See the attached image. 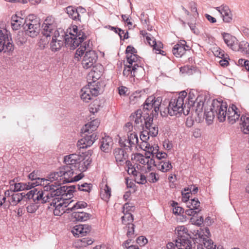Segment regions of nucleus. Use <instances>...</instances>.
I'll return each mask as SVG.
<instances>
[{
    "label": "nucleus",
    "instance_id": "obj_1",
    "mask_svg": "<svg viewBox=\"0 0 249 249\" xmlns=\"http://www.w3.org/2000/svg\"><path fill=\"white\" fill-rule=\"evenodd\" d=\"M85 37V34L80 27L72 25L67 30L66 33L62 30L53 33L50 43L51 49L53 51L59 50L65 41L67 45L74 49L79 45Z\"/></svg>",
    "mask_w": 249,
    "mask_h": 249
},
{
    "label": "nucleus",
    "instance_id": "obj_2",
    "mask_svg": "<svg viewBox=\"0 0 249 249\" xmlns=\"http://www.w3.org/2000/svg\"><path fill=\"white\" fill-rule=\"evenodd\" d=\"M61 184L56 183V184L54 185L53 183H49V185L46 186L45 189L46 192H44L38 190L36 194V192L38 190V188L32 190V200L36 203H44L48 201L50 197L67 196V193H69L71 190L68 189V188L65 186H60Z\"/></svg>",
    "mask_w": 249,
    "mask_h": 249
},
{
    "label": "nucleus",
    "instance_id": "obj_3",
    "mask_svg": "<svg viewBox=\"0 0 249 249\" xmlns=\"http://www.w3.org/2000/svg\"><path fill=\"white\" fill-rule=\"evenodd\" d=\"M187 93L185 91L180 92L177 98L172 99L169 104L170 107V116H177L183 113L187 115L186 113V103H184L185 98Z\"/></svg>",
    "mask_w": 249,
    "mask_h": 249
},
{
    "label": "nucleus",
    "instance_id": "obj_4",
    "mask_svg": "<svg viewBox=\"0 0 249 249\" xmlns=\"http://www.w3.org/2000/svg\"><path fill=\"white\" fill-rule=\"evenodd\" d=\"M158 150V149L156 151L153 152L145 151V156L140 153L135 154L132 156L131 160L139 164L140 166H142L144 170L150 171L152 168L155 166L156 162L153 159V153H156Z\"/></svg>",
    "mask_w": 249,
    "mask_h": 249
},
{
    "label": "nucleus",
    "instance_id": "obj_5",
    "mask_svg": "<svg viewBox=\"0 0 249 249\" xmlns=\"http://www.w3.org/2000/svg\"><path fill=\"white\" fill-rule=\"evenodd\" d=\"M158 150V149L156 151L153 152L145 151V156L140 153L135 154L132 156L131 160L139 164L140 166H142L144 170L150 171L152 168L155 166L156 162L153 159V153H156Z\"/></svg>",
    "mask_w": 249,
    "mask_h": 249
},
{
    "label": "nucleus",
    "instance_id": "obj_6",
    "mask_svg": "<svg viewBox=\"0 0 249 249\" xmlns=\"http://www.w3.org/2000/svg\"><path fill=\"white\" fill-rule=\"evenodd\" d=\"M61 170L64 183L77 181L84 177L82 173L78 172L76 166L65 165Z\"/></svg>",
    "mask_w": 249,
    "mask_h": 249
},
{
    "label": "nucleus",
    "instance_id": "obj_7",
    "mask_svg": "<svg viewBox=\"0 0 249 249\" xmlns=\"http://www.w3.org/2000/svg\"><path fill=\"white\" fill-rule=\"evenodd\" d=\"M99 94V87L95 83H89L83 87L80 90L81 99L85 103L93 100Z\"/></svg>",
    "mask_w": 249,
    "mask_h": 249
},
{
    "label": "nucleus",
    "instance_id": "obj_8",
    "mask_svg": "<svg viewBox=\"0 0 249 249\" xmlns=\"http://www.w3.org/2000/svg\"><path fill=\"white\" fill-rule=\"evenodd\" d=\"M14 45L10 34L5 29L0 30V53L13 51Z\"/></svg>",
    "mask_w": 249,
    "mask_h": 249
},
{
    "label": "nucleus",
    "instance_id": "obj_9",
    "mask_svg": "<svg viewBox=\"0 0 249 249\" xmlns=\"http://www.w3.org/2000/svg\"><path fill=\"white\" fill-rule=\"evenodd\" d=\"M69 205V200L61 197H56L53 199L51 206L54 208L53 213L55 215L61 216L66 210V207Z\"/></svg>",
    "mask_w": 249,
    "mask_h": 249
},
{
    "label": "nucleus",
    "instance_id": "obj_10",
    "mask_svg": "<svg viewBox=\"0 0 249 249\" xmlns=\"http://www.w3.org/2000/svg\"><path fill=\"white\" fill-rule=\"evenodd\" d=\"M41 28V33L44 36L50 37L52 35H53V32L56 31V23L55 18L52 16L47 17L44 20Z\"/></svg>",
    "mask_w": 249,
    "mask_h": 249
},
{
    "label": "nucleus",
    "instance_id": "obj_11",
    "mask_svg": "<svg viewBox=\"0 0 249 249\" xmlns=\"http://www.w3.org/2000/svg\"><path fill=\"white\" fill-rule=\"evenodd\" d=\"M127 63L130 66L139 67L142 58L137 54V50L132 46H128L125 50Z\"/></svg>",
    "mask_w": 249,
    "mask_h": 249
},
{
    "label": "nucleus",
    "instance_id": "obj_12",
    "mask_svg": "<svg viewBox=\"0 0 249 249\" xmlns=\"http://www.w3.org/2000/svg\"><path fill=\"white\" fill-rule=\"evenodd\" d=\"M162 102L161 97H155L154 96H150L147 98L144 105V109L149 110H152V113L153 115L158 114L160 110V107Z\"/></svg>",
    "mask_w": 249,
    "mask_h": 249
},
{
    "label": "nucleus",
    "instance_id": "obj_13",
    "mask_svg": "<svg viewBox=\"0 0 249 249\" xmlns=\"http://www.w3.org/2000/svg\"><path fill=\"white\" fill-rule=\"evenodd\" d=\"M213 110L215 112L220 122H223L226 120L228 113L226 103L214 101L213 103Z\"/></svg>",
    "mask_w": 249,
    "mask_h": 249
},
{
    "label": "nucleus",
    "instance_id": "obj_14",
    "mask_svg": "<svg viewBox=\"0 0 249 249\" xmlns=\"http://www.w3.org/2000/svg\"><path fill=\"white\" fill-rule=\"evenodd\" d=\"M150 134L144 129L142 132L140 136L141 142H140L139 147L145 151L154 152L156 151L158 149L157 144L151 145L147 141L149 139Z\"/></svg>",
    "mask_w": 249,
    "mask_h": 249
},
{
    "label": "nucleus",
    "instance_id": "obj_15",
    "mask_svg": "<svg viewBox=\"0 0 249 249\" xmlns=\"http://www.w3.org/2000/svg\"><path fill=\"white\" fill-rule=\"evenodd\" d=\"M119 143L122 146L130 148L133 147H137V146H139L140 144L138 136L134 132L129 133L127 134V139L120 137Z\"/></svg>",
    "mask_w": 249,
    "mask_h": 249
},
{
    "label": "nucleus",
    "instance_id": "obj_16",
    "mask_svg": "<svg viewBox=\"0 0 249 249\" xmlns=\"http://www.w3.org/2000/svg\"><path fill=\"white\" fill-rule=\"evenodd\" d=\"M97 59V55L95 51L90 50L87 51L82 60V65L85 69L91 68Z\"/></svg>",
    "mask_w": 249,
    "mask_h": 249
},
{
    "label": "nucleus",
    "instance_id": "obj_17",
    "mask_svg": "<svg viewBox=\"0 0 249 249\" xmlns=\"http://www.w3.org/2000/svg\"><path fill=\"white\" fill-rule=\"evenodd\" d=\"M97 139V137L96 133L85 134L83 138L78 141L77 143V147L79 149L87 148L92 145Z\"/></svg>",
    "mask_w": 249,
    "mask_h": 249
},
{
    "label": "nucleus",
    "instance_id": "obj_18",
    "mask_svg": "<svg viewBox=\"0 0 249 249\" xmlns=\"http://www.w3.org/2000/svg\"><path fill=\"white\" fill-rule=\"evenodd\" d=\"M66 11L72 19L78 20H80L82 16L86 13V10L80 6L76 8L72 6H69L66 8Z\"/></svg>",
    "mask_w": 249,
    "mask_h": 249
},
{
    "label": "nucleus",
    "instance_id": "obj_19",
    "mask_svg": "<svg viewBox=\"0 0 249 249\" xmlns=\"http://www.w3.org/2000/svg\"><path fill=\"white\" fill-rule=\"evenodd\" d=\"M189 50V47L187 45L186 42L185 40H180L174 46L172 53L175 56L180 57Z\"/></svg>",
    "mask_w": 249,
    "mask_h": 249
},
{
    "label": "nucleus",
    "instance_id": "obj_20",
    "mask_svg": "<svg viewBox=\"0 0 249 249\" xmlns=\"http://www.w3.org/2000/svg\"><path fill=\"white\" fill-rule=\"evenodd\" d=\"M216 9L220 13L224 22L230 23L232 20V14L229 6L222 5L216 8Z\"/></svg>",
    "mask_w": 249,
    "mask_h": 249
},
{
    "label": "nucleus",
    "instance_id": "obj_21",
    "mask_svg": "<svg viewBox=\"0 0 249 249\" xmlns=\"http://www.w3.org/2000/svg\"><path fill=\"white\" fill-rule=\"evenodd\" d=\"M31 195V190L28 191L27 193L24 192L21 193H13L11 195L10 199L8 200V201L12 205L15 206L23 199L29 200Z\"/></svg>",
    "mask_w": 249,
    "mask_h": 249
},
{
    "label": "nucleus",
    "instance_id": "obj_22",
    "mask_svg": "<svg viewBox=\"0 0 249 249\" xmlns=\"http://www.w3.org/2000/svg\"><path fill=\"white\" fill-rule=\"evenodd\" d=\"M240 116V111L237 107L232 105L228 109L227 118L228 120L231 124H234L238 120Z\"/></svg>",
    "mask_w": 249,
    "mask_h": 249
},
{
    "label": "nucleus",
    "instance_id": "obj_23",
    "mask_svg": "<svg viewBox=\"0 0 249 249\" xmlns=\"http://www.w3.org/2000/svg\"><path fill=\"white\" fill-rule=\"evenodd\" d=\"M80 160H78L77 164V169L78 172L85 171L90 164L92 159L88 155H80Z\"/></svg>",
    "mask_w": 249,
    "mask_h": 249
},
{
    "label": "nucleus",
    "instance_id": "obj_24",
    "mask_svg": "<svg viewBox=\"0 0 249 249\" xmlns=\"http://www.w3.org/2000/svg\"><path fill=\"white\" fill-rule=\"evenodd\" d=\"M91 227L89 225H78L74 226L71 230V232L74 236H84L89 233Z\"/></svg>",
    "mask_w": 249,
    "mask_h": 249
},
{
    "label": "nucleus",
    "instance_id": "obj_25",
    "mask_svg": "<svg viewBox=\"0 0 249 249\" xmlns=\"http://www.w3.org/2000/svg\"><path fill=\"white\" fill-rule=\"evenodd\" d=\"M223 38L226 45L232 50H238L237 38L228 33L222 34Z\"/></svg>",
    "mask_w": 249,
    "mask_h": 249
},
{
    "label": "nucleus",
    "instance_id": "obj_26",
    "mask_svg": "<svg viewBox=\"0 0 249 249\" xmlns=\"http://www.w3.org/2000/svg\"><path fill=\"white\" fill-rule=\"evenodd\" d=\"M100 124V121L98 119H94L86 124L82 128V131L84 133H87L89 134L95 133L94 132L98 127Z\"/></svg>",
    "mask_w": 249,
    "mask_h": 249
},
{
    "label": "nucleus",
    "instance_id": "obj_27",
    "mask_svg": "<svg viewBox=\"0 0 249 249\" xmlns=\"http://www.w3.org/2000/svg\"><path fill=\"white\" fill-rule=\"evenodd\" d=\"M86 38V36H85L83 41L79 44L80 45L81 43L80 47L76 51L75 54L76 58H78L79 57L81 56L85 52H86L92 48V43L89 40L83 42Z\"/></svg>",
    "mask_w": 249,
    "mask_h": 249
},
{
    "label": "nucleus",
    "instance_id": "obj_28",
    "mask_svg": "<svg viewBox=\"0 0 249 249\" xmlns=\"http://www.w3.org/2000/svg\"><path fill=\"white\" fill-rule=\"evenodd\" d=\"M48 181H50L51 183L56 184L57 183H64L63 178L61 172V168L58 171L51 173L48 176V179H46Z\"/></svg>",
    "mask_w": 249,
    "mask_h": 249
},
{
    "label": "nucleus",
    "instance_id": "obj_29",
    "mask_svg": "<svg viewBox=\"0 0 249 249\" xmlns=\"http://www.w3.org/2000/svg\"><path fill=\"white\" fill-rule=\"evenodd\" d=\"M114 155L118 165H122L126 160L127 156L124 150L117 148L114 150Z\"/></svg>",
    "mask_w": 249,
    "mask_h": 249
},
{
    "label": "nucleus",
    "instance_id": "obj_30",
    "mask_svg": "<svg viewBox=\"0 0 249 249\" xmlns=\"http://www.w3.org/2000/svg\"><path fill=\"white\" fill-rule=\"evenodd\" d=\"M49 184V182H48V180L44 178H32V190H34L36 189H38V190L36 192V194L38 190L40 192H43L42 190L41 186L45 185L44 188H46V186H48Z\"/></svg>",
    "mask_w": 249,
    "mask_h": 249
},
{
    "label": "nucleus",
    "instance_id": "obj_31",
    "mask_svg": "<svg viewBox=\"0 0 249 249\" xmlns=\"http://www.w3.org/2000/svg\"><path fill=\"white\" fill-rule=\"evenodd\" d=\"M153 119L150 118L149 120L145 122V129L148 132L151 137H156L159 132L158 127L153 123Z\"/></svg>",
    "mask_w": 249,
    "mask_h": 249
},
{
    "label": "nucleus",
    "instance_id": "obj_32",
    "mask_svg": "<svg viewBox=\"0 0 249 249\" xmlns=\"http://www.w3.org/2000/svg\"><path fill=\"white\" fill-rule=\"evenodd\" d=\"M113 145V141L111 137L105 136L101 141L100 148L105 152H108L111 149Z\"/></svg>",
    "mask_w": 249,
    "mask_h": 249
},
{
    "label": "nucleus",
    "instance_id": "obj_33",
    "mask_svg": "<svg viewBox=\"0 0 249 249\" xmlns=\"http://www.w3.org/2000/svg\"><path fill=\"white\" fill-rule=\"evenodd\" d=\"M155 166L163 172H167L172 168L171 162L167 160L157 161Z\"/></svg>",
    "mask_w": 249,
    "mask_h": 249
},
{
    "label": "nucleus",
    "instance_id": "obj_34",
    "mask_svg": "<svg viewBox=\"0 0 249 249\" xmlns=\"http://www.w3.org/2000/svg\"><path fill=\"white\" fill-rule=\"evenodd\" d=\"M100 196L104 201L107 202L111 196V188L107 183H102L101 187Z\"/></svg>",
    "mask_w": 249,
    "mask_h": 249
},
{
    "label": "nucleus",
    "instance_id": "obj_35",
    "mask_svg": "<svg viewBox=\"0 0 249 249\" xmlns=\"http://www.w3.org/2000/svg\"><path fill=\"white\" fill-rule=\"evenodd\" d=\"M80 155L73 154L68 156H66L64 158V161L66 164V165H70L71 166H76L78 161L80 160Z\"/></svg>",
    "mask_w": 249,
    "mask_h": 249
},
{
    "label": "nucleus",
    "instance_id": "obj_36",
    "mask_svg": "<svg viewBox=\"0 0 249 249\" xmlns=\"http://www.w3.org/2000/svg\"><path fill=\"white\" fill-rule=\"evenodd\" d=\"M73 218L77 221H85L90 218L91 215L84 212H74L72 214Z\"/></svg>",
    "mask_w": 249,
    "mask_h": 249
},
{
    "label": "nucleus",
    "instance_id": "obj_37",
    "mask_svg": "<svg viewBox=\"0 0 249 249\" xmlns=\"http://www.w3.org/2000/svg\"><path fill=\"white\" fill-rule=\"evenodd\" d=\"M140 34L144 38H145V41L150 46L152 47L153 49L156 47L158 42H156L155 38L150 34L147 33L144 30L141 31Z\"/></svg>",
    "mask_w": 249,
    "mask_h": 249
},
{
    "label": "nucleus",
    "instance_id": "obj_38",
    "mask_svg": "<svg viewBox=\"0 0 249 249\" xmlns=\"http://www.w3.org/2000/svg\"><path fill=\"white\" fill-rule=\"evenodd\" d=\"M192 242L185 238H179L176 239V246L178 249H192Z\"/></svg>",
    "mask_w": 249,
    "mask_h": 249
},
{
    "label": "nucleus",
    "instance_id": "obj_39",
    "mask_svg": "<svg viewBox=\"0 0 249 249\" xmlns=\"http://www.w3.org/2000/svg\"><path fill=\"white\" fill-rule=\"evenodd\" d=\"M25 22L23 18L18 17L16 15L11 18V26L14 30H18L21 24Z\"/></svg>",
    "mask_w": 249,
    "mask_h": 249
},
{
    "label": "nucleus",
    "instance_id": "obj_40",
    "mask_svg": "<svg viewBox=\"0 0 249 249\" xmlns=\"http://www.w3.org/2000/svg\"><path fill=\"white\" fill-rule=\"evenodd\" d=\"M40 22L39 18L32 15V36H37L40 30Z\"/></svg>",
    "mask_w": 249,
    "mask_h": 249
},
{
    "label": "nucleus",
    "instance_id": "obj_41",
    "mask_svg": "<svg viewBox=\"0 0 249 249\" xmlns=\"http://www.w3.org/2000/svg\"><path fill=\"white\" fill-rule=\"evenodd\" d=\"M130 64L126 65L123 71V75L125 76L130 75L131 77H135L137 72V67L130 66Z\"/></svg>",
    "mask_w": 249,
    "mask_h": 249
},
{
    "label": "nucleus",
    "instance_id": "obj_42",
    "mask_svg": "<svg viewBox=\"0 0 249 249\" xmlns=\"http://www.w3.org/2000/svg\"><path fill=\"white\" fill-rule=\"evenodd\" d=\"M130 120L134 121L136 124H142L143 118L142 117V111L138 109L130 116Z\"/></svg>",
    "mask_w": 249,
    "mask_h": 249
},
{
    "label": "nucleus",
    "instance_id": "obj_43",
    "mask_svg": "<svg viewBox=\"0 0 249 249\" xmlns=\"http://www.w3.org/2000/svg\"><path fill=\"white\" fill-rule=\"evenodd\" d=\"M238 50H234L235 51H241L249 54V44L245 41L238 42L237 41Z\"/></svg>",
    "mask_w": 249,
    "mask_h": 249
},
{
    "label": "nucleus",
    "instance_id": "obj_44",
    "mask_svg": "<svg viewBox=\"0 0 249 249\" xmlns=\"http://www.w3.org/2000/svg\"><path fill=\"white\" fill-rule=\"evenodd\" d=\"M200 202L197 198L191 199L186 203L187 207L188 208L195 209V210L200 211Z\"/></svg>",
    "mask_w": 249,
    "mask_h": 249
},
{
    "label": "nucleus",
    "instance_id": "obj_45",
    "mask_svg": "<svg viewBox=\"0 0 249 249\" xmlns=\"http://www.w3.org/2000/svg\"><path fill=\"white\" fill-rule=\"evenodd\" d=\"M185 101V103H186V113L188 114L189 112L190 108L191 106H192L195 101V97L194 94L189 93L188 97H186L185 98L184 101Z\"/></svg>",
    "mask_w": 249,
    "mask_h": 249
},
{
    "label": "nucleus",
    "instance_id": "obj_46",
    "mask_svg": "<svg viewBox=\"0 0 249 249\" xmlns=\"http://www.w3.org/2000/svg\"><path fill=\"white\" fill-rule=\"evenodd\" d=\"M134 225L133 223H127L125 229L126 230V235L129 238H133L135 237Z\"/></svg>",
    "mask_w": 249,
    "mask_h": 249
},
{
    "label": "nucleus",
    "instance_id": "obj_47",
    "mask_svg": "<svg viewBox=\"0 0 249 249\" xmlns=\"http://www.w3.org/2000/svg\"><path fill=\"white\" fill-rule=\"evenodd\" d=\"M187 229L184 226H178L176 229V233L177 234L178 237L177 239L179 238L187 239L185 237L186 234Z\"/></svg>",
    "mask_w": 249,
    "mask_h": 249
},
{
    "label": "nucleus",
    "instance_id": "obj_48",
    "mask_svg": "<svg viewBox=\"0 0 249 249\" xmlns=\"http://www.w3.org/2000/svg\"><path fill=\"white\" fill-rule=\"evenodd\" d=\"M203 245L207 249H218L216 245L213 244V241L208 238H203Z\"/></svg>",
    "mask_w": 249,
    "mask_h": 249
},
{
    "label": "nucleus",
    "instance_id": "obj_49",
    "mask_svg": "<svg viewBox=\"0 0 249 249\" xmlns=\"http://www.w3.org/2000/svg\"><path fill=\"white\" fill-rule=\"evenodd\" d=\"M147 181L151 183L157 182L160 179V176L155 172L148 173L146 175Z\"/></svg>",
    "mask_w": 249,
    "mask_h": 249
},
{
    "label": "nucleus",
    "instance_id": "obj_50",
    "mask_svg": "<svg viewBox=\"0 0 249 249\" xmlns=\"http://www.w3.org/2000/svg\"><path fill=\"white\" fill-rule=\"evenodd\" d=\"M88 206L87 203L83 201H80L77 202L72 207H68L67 210H71V211H75L78 209L85 208Z\"/></svg>",
    "mask_w": 249,
    "mask_h": 249
},
{
    "label": "nucleus",
    "instance_id": "obj_51",
    "mask_svg": "<svg viewBox=\"0 0 249 249\" xmlns=\"http://www.w3.org/2000/svg\"><path fill=\"white\" fill-rule=\"evenodd\" d=\"M129 99L132 104L139 103L141 102V95L140 93L136 92L130 95Z\"/></svg>",
    "mask_w": 249,
    "mask_h": 249
},
{
    "label": "nucleus",
    "instance_id": "obj_52",
    "mask_svg": "<svg viewBox=\"0 0 249 249\" xmlns=\"http://www.w3.org/2000/svg\"><path fill=\"white\" fill-rule=\"evenodd\" d=\"M135 181L139 184H144L147 181V176L145 177L141 173L138 172L135 177Z\"/></svg>",
    "mask_w": 249,
    "mask_h": 249
},
{
    "label": "nucleus",
    "instance_id": "obj_53",
    "mask_svg": "<svg viewBox=\"0 0 249 249\" xmlns=\"http://www.w3.org/2000/svg\"><path fill=\"white\" fill-rule=\"evenodd\" d=\"M123 213L124 215L122 217L123 223L126 225H127V223H132L133 218L131 213Z\"/></svg>",
    "mask_w": 249,
    "mask_h": 249
},
{
    "label": "nucleus",
    "instance_id": "obj_54",
    "mask_svg": "<svg viewBox=\"0 0 249 249\" xmlns=\"http://www.w3.org/2000/svg\"><path fill=\"white\" fill-rule=\"evenodd\" d=\"M112 30L116 33H118L121 39H125L128 38V34L127 32L117 28L112 27Z\"/></svg>",
    "mask_w": 249,
    "mask_h": 249
},
{
    "label": "nucleus",
    "instance_id": "obj_55",
    "mask_svg": "<svg viewBox=\"0 0 249 249\" xmlns=\"http://www.w3.org/2000/svg\"><path fill=\"white\" fill-rule=\"evenodd\" d=\"M135 210V207L132 203H126L123 206V213H131Z\"/></svg>",
    "mask_w": 249,
    "mask_h": 249
},
{
    "label": "nucleus",
    "instance_id": "obj_56",
    "mask_svg": "<svg viewBox=\"0 0 249 249\" xmlns=\"http://www.w3.org/2000/svg\"><path fill=\"white\" fill-rule=\"evenodd\" d=\"M160 114L162 116H166L168 114L170 115V107L169 106L167 107H166L163 106V105H160Z\"/></svg>",
    "mask_w": 249,
    "mask_h": 249
},
{
    "label": "nucleus",
    "instance_id": "obj_57",
    "mask_svg": "<svg viewBox=\"0 0 249 249\" xmlns=\"http://www.w3.org/2000/svg\"><path fill=\"white\" fill-rule=\"evenodd\" d=\"M173 208V213L175 214H179L183 213V209L181 207L178 206V203L174 201L172 204Z\"/></svg>",
    "mask_w": 249,
    "mask_h": 249
},
{
    "label": "nucleus",
    "instance_id": "obj_58",
    "mask_svg": "<svg viewBox=\"0 0 249 249\" xmlns=\"http://www.w3.org/2000/svg\"><path fill=\"white\" fill-rule=\"evenodd\" d=\"M93 240L89 238H84L80 240V246L82 247H87V246L91 245L93 243Z\"/></svg>",
    "mask_w": 249,
    "mask_h": 249
},
{
    "label": "nucleus",
    "instance_id": "obj_59",
    "mask_svg": "<svg viewBox=\"0 0 249 249\" xmlns=\"http://www.w3.org/2000/svg\"><path fill=\"white\" fill-rule=\"evenodd\" d=\"M156 155V156L159 161L164 160H166L167 154L165 152H159V150L156 153H153V156Z\"/></svg>",
    "mask_w": 249,
    "mask_h": 249
},
{
    "label": "nucleus",
    "instance_id": "obj_60",
    "mask_svg": "<svg viewBox=\"0 0 249 249\" xmlns=\"http://www.w3.org/2000/svg\"><path fill=\"white\" fill-rule=\"evenodd\" d=\"M163 45L161 42L158 41V44L156 46V47L154 48L153 49L155 50V53L158 54H161L163 55H165V52L162 50H161V48H162Z\"/></svg>",
    "mask_w": 249,
    "mask_h": 249
},
{
    "label": "nucleus",
    "instance_id": "obj_61",
    "mask_svg": "<svg viewBox=\"0 0 249 249\" xmlns=\"http://www.w3.org/2000/svg\"><path fill=\"white\" fill-rule=\"evenodd\" d=\"M189 6L191 10V12L193 16H196L198 15V13L197 12L196 5V3L194 2L191 1L189 3Z\"/></svg>",
    "mask_w": 249,
    "mask_h": 249
},
{
    "label": "nucleus",
    "instance_id": "obj_62",
    "mask_svg": "<svg viewBox=\"0 0 249 249\" xmlns=\"http://www.w3.org/2000/svg\"><path fill=\"white\" fill-rule=\"evenodd\" d=\"M90 188V184L86 183L78 185V189L82 191L89 192Z\"/></svg>",
    "mask_w": 249,
    "mask_h": 249
},
{
    "label": "nucleus",
    "instance_id": "obj_63",
    "mask_svg": "<svg viewBox=\"0 0 249 249\" xmlns=\"http://www.w3.org/2000/svg\"><path fill=\"white\" fill-rule=\"evenodd\" d=\"M48 37L43 35L42 38L40 39L39 42V45L41 48H44L48 44Z\"/></svg>",
    "mask_w": 249,
    "mask_h": 249
},
{
    "label": "nucleus",
    "instance_id": "obj_64",
    "mask_svg": "<svg viewBox=\"0 0 249 249\" xmlns=\"http://www.w3.org/2000/svg\"><path fill=\"white\" fill-rule=\"evenodd\" d=\"M137 243L140 246H143L147 243V239L143 236H141L137 238Z\"/></svg>",
    "mask_w": 249,
    "mask_h": 249
}]
</instances>
